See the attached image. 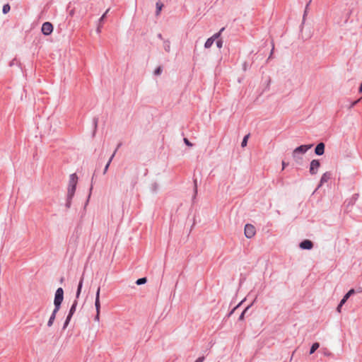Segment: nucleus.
Listing matches in <instances>:
<instances>
[{"label": "nucleus", "mask_w": 362, "mask_h": 362, "mask_svg": "<svg viewBox=\"0 0 362 362\" xmlns=\"http://www.w3.org/2000/svg\"><path fill=\"white\" fill-rule=\"evenodd\" d=\"M64 299V291L62 288H59L55 293L54 303L55 305V312H57L59 309L60 305Z\"/></svg>", "instance_id": "1"}, {"label": "nucleus", "mask_w": 362, "mask_h": 362, "mask_svg": "<svg viewBox=\"0 0 362 362\" xmlns=\"http://www.w3.org/2000/svg\"><path fill=\"white\" fill-rule=\"evenodd\" d=\"M256 233V230L254 226L252 224H246L245 226V235L247 238H252L255 236Z\"/></svg>", "instance_id": "2"}, {"label": "nucleus", "mask_w": 362, "mask_h": 362, "mask_svg": "<svg viewBox=\"0 0 362 362\" xmlns=\"http://www.w3.org/2000/svg\"><path fill=\"white\" fill-rule=\"evenodd\" d=\"M320 166V163L318 160H313L310 163V173L311 175H315L317 173L318 169Z\"/></svg>", "instance_id": "3"}, {"label": "nucleus", "mask_w": 362, "mask_h": 362, "mask_svg": "<svg viewBox=\"0 0 362 362\" xmlns=\"http://www.w3.org/2000/svg\"><path fill=\"white\" fill-rule=\"evenodd\" d=\"M313 146L312 144H308V145H301L297 148H296L293 151H294V154L296 155V153H299V154H304L308 150H309L310 148H311Z\"/></svg>", "instance_id": "4"}, {"label": "nucleus", "mask_w": 362, "mask_h": 362, "mask_svg": "<svg viewBox=\"0 0 362 362\" xmlns=\"http://www.w3.org/2000/svg\"><path fill=\"white\" fill-rule=\"evenodd\" d=\"M53 30V26L52 23L49 22L44 23L42 26V32L43 34L48 35L52 33Z\"/></svg>", "instance_id": "5"}, {"label": "nucleus", "mask_w": 362, "mask_h": 362, "mask_svg": "<svg viewBox=\"0 0 362 362\" xmlns=\"http://www.w3.org/2000/svg\"><path fill=\"white\" fill-rule=\"evenodd\" d=\"M76 188V187L68 186V189H67V199H68L67 206L68 207L70 205L71 199H72V197L74 195Z\"/></svg>", "instance_id": "6"}, {"label": "nucleus", "mask_w": 362, "mask_h": 362, "mask_svg": "<svg viewBox=\"0 0 362 362\" xmlns=\"http://www.w3.org/2000/svg\"><path fill=\"white\" fill-rule=\"evenodd\" d=\"M313 246V243L309 240H303L300 244V247L303 250H310Z\"/></svg>", "instance_id": "7"}, {"label": "nucleus", "mask_w": 362, "mask_h": 362, "mask_svg": "<svg viewBox=\"0 0 362 362\" xmlns=\"http://www.w3.org/2000/svg\"><path fill=\"white\" fill-rule=\"evenodd\" d=\"M315 152L317 155H322L325 152V144L323 143L318 144L315 148Z\"/></svg>", "instance_id": "8"}, {"label": "nucleus", "mask_w": 362, "mask_h": 362, "mask_svg": "<svg viewBox=\"0 0 362 362\" xmlns=\"http://www.w3.org/2000/svg\"><path fill=\"white\" fill-rule=\"evenodd\" d=\"M77 182H78L77 175L75 173L71 174L69 177V186L76 187Z\"/></svg>", "instance_id": "9"}, {"label": "nucleus", "mask_w": 362, "mask_h": 362, "mask_svg": "<svg viewBox=\"0 0 362 362\" xmlns=\"http://www.w3.org/2000/svg\"><path fill=\"white\" fill-rule=\"evenodd\" d=\"M330 173H325L321 177L320 185L321 186L323 183L327 182L330 179Z\"/></svg>", "instance_id": "10"}, {"label": "nucleus", "mask_w": 362, "mask_h": 362, "mask_svg": "<svg viewBox=\"0 0 362 362\" xmlns=\"http://www.w3.org/2000/svg\"><path fill=\"white\" fill-rule=\"evenodd\" d=\"M300 154L299 153H296V155L294 154V151H293V153H292V156L295 160V162L297 163V164H302L303 163V157L301 156H300Z\"/></svg>", "instance_id": "11"}, {"label": "nucleus", "mask_w": 362, "mask_h": 362, "mask_svg": "<svg viewBox=\"0 0 362 362\" xmlns=\"http://www.w3.org/2000/svg\"><path fill=\"white\" fill-rule=\"evenodd\" d=\"M355 293V290L354 289H351L348 291V293L343 297V298L341 299V304H344L346 300H348V298Z\"/></svg>", "instance_id": "12"}, {"label": "nucleus", "mask_w": 362, "mask_h": 362, "mask_svg": "<svg viewBox=\"0 0 362 362\" xmlns=\"http://www.w3.org/2000/svg\"><path fill=\"white\" fill-rule=\"evenodd\" d=\"M100 287L98 288V290L96 291V295H95V308H98L99 306H100Z\"/></svg>", "instance_id": "13"}, {"label": "nucleus", "mask_w": 362, "mask_h": 362, "mask_svg": "<svg viewBox=\"0 0 362 362\" xmlns=\"http://www.w3.org/2000/svg\"><path fill=\"white\" fill-rule=\"evenodd\" d=\"M119 146H120V145H118V146H117V148H118L119 147ZM117 150V149H116V150L114 151V153H112V156H111V157L110 158V159H109V160H108V162H107V165H105V169H104V172H103V173H104V174H105V173H106V172H107V169H108V168H109V166H110V163H111L112 160L113 159V158H114V156H115V153H116Z\"/></svg>", "instance_id": "14"}, {"label": "nucleus", "mask_w": 362, "mask_h": 362, "mask_svg": "<svg viewBox=\"0 0 362 362\" xmlns=\"http://www.w3.org/2000/svg\"><path fill=\"white\" fill-rule=\"evenodd\" d=\"M76 304H77V302H76V301H75V302L73 303V305H72V306H71V309H70L69 314V315H68V317H67L66 321L69 320V319L71 318V315H72L74 314V313L75 312V310H76Z\"/></svg>", "instance_id": "15"}, {"label": "nucleus", "mask_w": 362, "mask_h": 362, "mask_svg": "<svg viewBox=\"0 0 362 362\" xmlns=\"http://www.w3.org/2000/svg\"><path fill=\"white\" fill-rule=\"evenodd\" d=\"M83 277H82L78 283L77 292H76V298H78L81 294L82 286H83Z\"/></svg>", "instance_id": "16"}, {"label": "nucleus", "mask_w": 362, "mask_h": 362, "mask_svg": "<svg viewBox=\"0 0 362 362\" xmlns=\"http://www.w3.org/2000/svg\"><path fill=\"white\" fill-rule=\"evenodd\" d=\"M57 313V312H55V309H54L53 313H52V315H51V317H50V318H49V321H48V322H47V325L49 327H51L53 325V322H54V320L55 319V315H56Z\"/></svg>", "instance_id": "17"}, {"label": "nucleus", "mask_w": 362, "mask_h": 362, "mask_svg": "<svg viewBox=\"0 0 362 362\" xmlns=\"http://www.w3.org/2000/svg\"><path fill=\"white\" fill-rule=\"evenodd\" d=\"M214 41L215 40H214L211 37L208 38L204 44L205 48H206V49L210 48L212 46Z\"/></svg>", "instance_id": "18"}, {"label": "nucleus", "mask_w": 362, "mask_h": 362, "mask_svg": "<svg viewBox=\"0 0 362 362\" xmlns=\"http://www.w3.org/2000/svg\"><path fill=\"white\" fill-rule=\"evenodd\" d=\"M319 346H320L319 343H317V342L314 343L311 346V349L310 351V354H313L319 348Z\"/></svg>", "instance_id": "19"}, {"label": "nucleus", "mask_w": 362, "mask_h": 362, "mask_svg": "<svg viewBox=\"0 0 362 362\" xmlns=\"http://www.w3.org/2000/svg\"><path fill=\"white\" fill-rule=\"evenodd\" d=\"M163 6V4L161 2L158 1L156 3V15L157 16L159 15L160 12L162 10Z\"/></svg>", "instance_id": "20"}, {"label": "nucleus", "mask_w": 362, "mask_h": 362, "mask_svg": "<svg viewBox=\"0 0 362 362\" xmlns=\"http://www.w3.org/2000/svg\"><path fill=\"white\" fill-rule=\"evenodd\" d=\"M223 30H224V28H222L220 30V31H219L218 33H215L214 35H213L211 36L212 39H213L214 40H217L218 38H219V37L221 36V33H222Z\"/></svg>", "instance_id": "21"}, {"label": "nucleus", "mask_w": 362, "mask_h": 362, "mask_svg": "<svg viewBox=\"0 0 362 362\" xmlns=\"http://www.w3.org/2000/svg\"><path fill=\"white\" fill-rule=\"evenodd\" d=\"M96 310V315L95 316V320L96 322L100 321V306L98 307V308H95Z\"/></svg>", "instance_id": "22"}, {"label": "nucleus", "mask_w": 362, "mask_h": 362, "mask_svg": "<svg viewBox=\"0 0 362 362\" xmlns=\"http://www.w3.org/2000/svg\"><path fill=\"white\" fill-rule=\"evenodd\" d=\"M248 138H249V134L245 136V137L243 138L242 143H241L242 147H245L247 146Z\"/></svg>", "instance_id": "23"}, {"label": "nucleus", "mask_w": 362, "mask_h": 362, "mask_svg": "<svg viewBox=\"0 0 362 362\" xmlns=\"http://www.w3.org/2000/svg\"><path fill=\"white\" fill-rule=\"evenodd\" d=\"M164 48L166 52H170V43L169 41H165L164 42Z\"/></svg>", "instance_id": "24"}, {"label": "nucleus", "mask_w": 362, "mask_h": 362, "mask_svg": "<svg viewBox=\"0 0 362 362\" xmlns=\"http://www.w3.org/2000/svg\"><path fill=\"white\" fill-rule=\"evenodd\" d=\"M146 281H147V280H146V278H141V279H139L136 281V284L137 285H141V284H145V283L146 282Z\"/></svg>", "instance_id": "25"}, {"label": "nucleus", "mask_w": 362, "mask_h": 362, "mask_svg": "<svg viewBox=\"0 0 362 362\" xmlns=\"http://www.w3.org/2000/svg\"><path fill=\"white\" fill-rule=\"evenodd\" d=\"M10 11V6L8 4H5L4 6H3V13H7L8 11Z\"/></svg>", "instance_id": "26"}, {"label": "nucleus", "mask_w": 362, "mask_h": 362, "mask_svg": "<svg viewBox=\"0 0 362 362\" xmlns=\"http://www.w3.org/2000/svg\"><path fill=\"white\" fill-rule=\"evenodd\" d=\"M216 46H217L219 49L222 48V47H223V40H217V42H216Z\"/></svg>", "instance_id": "27"}, {"label": "nucleus", "mask_w": 362, "mask_h": 362, "mask_svg": "<svg viewBox=\"0 0 362 362\" xmlns=\"http://www.w3.org/2000/svg\"><path fill=\"white\" fill-rule=\"evenodd\" d=\"M184 142L188 146H190V147L192 146V144L187 138L184 139Z\"/></svg>", "instance_id": "28"}, {"label": "nucleus", "mask_w": 362, "mask_h": 362, "mask_svg": "<svg viewBox=\"0 0 362 362\" xmlns=\"http://www.w3.org/2000/svg\"><path fill=\"white\" fill-rule=\"evenodd\" d=\"M161 71H162L161 68H160V67H158V68H157V69L155 70V72H154V73H155V74H156V75H159V74L161 73Z\"/></svg>", "instance_id": "29"}, {"label": "nucleus", "mask_w": 362, "mask_h": 362, "mask_svg": "<svg viewBox=\"0 0 362 362\" xmlns=\"http://www.w3.org/2000/svg\"><path fill=\"white\" fill-rule=\"evenodd\" d=\"M110 9H107L105 13L102 16V17L100 18V21H103V19L105 18L106 16V14L109 12Z\"/></svg>", "instance_id": "30"}, {"label": "nucleus", "mask_w": 362, "mask_h": 362, "mask_svg": "<svg viewBox=\"0 0 362 362\" xmlns=\"http://www.w3.org/2000/svg\"><path fill=\"white\" fill-rule=\"evenodd\" d=\"M204 360V356H202V357H199L198 358L195 362H203Z\"/></svg>", "instance_id": "31"}, {"label": "nucleus", "mask_w": 362, "mask_h": 362, "mask_svg": "<svg viewBox=\"0 0 362 362\" xmlns=\"http://www.w3.org/2000/svg\"><path fill=\"white\" fill-rule=\"evenodd\" d=\"M344 305V304H341V303H340L339 304V305L337 306V311H338L339 313H341V307H342V305Z\"/></svg>", "instance_id": "32"}, {"label": "nucleus", "mask_w": 362, "mask_h": 362, "mask_svg": "<svg viewBox=\"0 0 362 362\" xmlns=\"http://www.w3.org/2000/svg\"><path fill=\"white\" fill-rule=\"evenodd\" d=\"M246 310H247V309H245V310L242 313V314H241V315H240V320H243V318H244V315H245V313L246 312Z\"/></svg>", "instance_id": "33"}, {"label": "nucleus", "mask_w": 362, "mask_h": 362, "mask_svg": "<svg viewBox=\"0 0 362 362\" xmlns=\"http://www.w3.org/2000/svg\"><path fill=\"white\" fill-rule=\"evenodd\" d=\"M359 92H362V83H361L360 85V87H359Z\"/></svg>", "instance_id": "34"}, {"label": "nucleus", "mask_w": 362, "mask_h": 362, "mask_svg": "<svg viewBox=\"0 0 362 362\" xmlns=\"http://www.w3.org/2000/svg\"><path fill=\"white\" fill-rule=\"evenodd\" d=\"M283 169H284L285 166L286 165V163L284 161L282 162Z\"/></svg>", "instance_id": "35"}, {"label": "nucleus", "mask_w": 362, "mask_h": 362, "mask_svg": "<svg viewBox=\"0 0 362 362\" xmlns=\"http://www.w3.org/2000/svg\"><path fill=\"white\" fill-rule=\"evenodd\" d=\"M358 100H356L354 103V105L358 103Z\"/></svg>", "instance_id": "36"}]
</instances>
